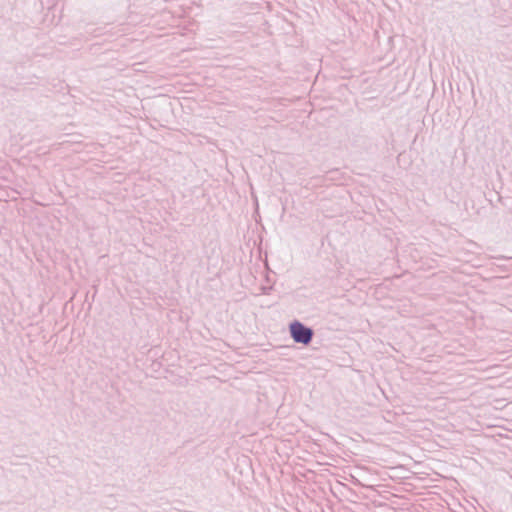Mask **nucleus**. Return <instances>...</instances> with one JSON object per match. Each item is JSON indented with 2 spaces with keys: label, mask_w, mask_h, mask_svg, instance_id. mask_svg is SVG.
Wrapping results in <instances>:
<instances>
[{
  "label": "nucleus",
  "mask_w": 512,
  "mask_h": 512,
  "mask_svg": "<svg viewBox=\"0 0 512 512\" xmlns=\"http://www.w3.org/2000/svg\"><path fill=\"white\" fill-rule=\"evenodd\" d=\"M290 336L295 343L309 345L314 336V330L298 320L289 324Z\"/></svg>",
  "instance_id": "f257e3e1"
}]
</instances>
